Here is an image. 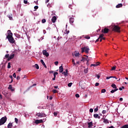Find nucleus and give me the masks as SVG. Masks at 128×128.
<instances>
[{
	"label": "nucleus",
	"mask_w": 128,
	"mask_h": 128,
	"mask_svg": "<svg viewBox=\"0 0 128 128\" xmlns=\"http://www.w3.org/2000/svg\"><path fill=\"white\" fill-rule=\"evenodd\" d=\"M69 20L70 24H74V18H70Z\"/></svg>",
	"instance_id": "12"
},
{
	"label": "nucleus",
	"mask_w": 128,
	"mask_h": 128,
	"mask_svg": "<svg viewBox=\"0 0 128 128\" xmlns=\"http://www.w3.org/2000/svg\"><path fill=\"white\" fill-rule=\"evenodd\" d=\"M58 90H52V92H54V94H58Z\"/></svg>",
	"instance_id": "34"
},
{
	"label": "nucleus",
	"mask_w": 128,
	"mask_h": 128,
	"mask_svg": "<svg viewBox=\"0 0 128 128\" xmlns=\"http://www.w3.org/2000/svg\"><path fill=\"white\" fill-rule=\"evenodd\" d=\"M8 18H9L10 20H12V16H8Z\"/></svg>",
	"instance_id": "57"
},
{
	"label": "nucleus",
	"mask_w": 128,
	"mask_h": 128,
	"mask_svg": "<svg viewBox=\"0 0 128 128\" xmlns=\"http://www.w3.org/2000/svg\"><path fill=\"white\" fill-rule=\"evenodd\" d=\"M52 22L54 23L56 22V16H54L52 18Z\"/></svg>",
	"instance_id": "11"
},
{
	"label": "nucleus",
	"mask_w": 128,
	"mask_h": 128,
	"mask_svg": "<svg viewBox=\"0 0 128 128\" xmlns=\"http://www.w3.org/2000/svg\"><path fill=\"white\" fill-rule=\"evenodd\" d=\"M14 58V54H12V55H10L9 58H8V62H10V60H12V58Z\"/></svg>",
	"instance_id": "9"
},
{
	"label": "nucleus",
	"mask_w": 128,
	"mask_h": 128,
	"mask_svg": "<svg viewBox=\"0 0 128 128\" xmlns=\"http://www.w3.org/2000/svg\"><path fill=\"white\" fill-rule=\"evenodd\" d=\"M36 116H38V118H46V114L44 112L38 113Z\"/></svg>",
	"instance_id": "5"
},
{
	"label": "nucleus",
	"mask_w": 128,
	"mask_h": 128,
	"mask_svg": "<svg viewBox=\"0 0 128 128\" xmlns=\"http://www.w3.org/2000/svg\"><path fill=\"white\" fill-rule=\"evenodd\" d=\"M123 100H124V99L122 98H120V102H122Z\"/></svg>",
	"instance_id": "60"
},
{
	"label": "nucleus",
	"mask_w": 128,
	"mask_h": 128,
	"mask_svg": "<svg viewBox=\"0 0 128 128\" xmlns=\"http://www.w3.org/2000/svg\"><path fill=\"white\" fill-rule=\"evenodd\" d=\"M81 50L82 54H84V52H86V54H88V52H90V48L88 46H84L81 48Z\"/></svg>",
	"instance_id": "1"
},
{
	"label": "nucleus",
	"mask_w": 128,
	"mask_h": 128,
	"mask_svg": "<svg viewBox=\"0 0 128 128\" xmlns=\"http://www.w3.org/2000/svg\"><path fill=\"white\" fill-rule=\"evenodd\" d=\"M113 30L116 32H120V27L115 25L113 28Z\"/></svg>",
	"instance_id": "4"
},
{
	"label": "nucleus",
	"mask_w": 128,
	"mask_h": 128,
	"mask_svg": "<svg viewBox=\"0 0 128 128\" xmlns=\"http://www.w3.org/2000/svg\"><path fill=\"white\" fill-rule=\"evenodd\" d=\"M68 70H66V72H63L62 74H64L65 76H68Z\"/></svg>",
	"instance_id": "19"
},
{
	"label": "nucleus",
	"mask_w": 128,
	"mask_h": 128,
	"mask_svg": "<svg viewBox=\"0 0 128 128\" xmlns=\"http://www.w3.org/2000/svg\"><path fill=\"white\" fill-rule=\"evenodd\" d=\"M13 76H14V78H16V73H14V74H13Z\"/></svg>",
	"instance_id": "56"
},
{
	"label": "nucleus",
	"mask_w": 128,
	"mask_h": 128,
	"mask_svg": "<svg viewBox=\"0 0 128 128\" xmlns=\"http://www.w3.org/2000/svg\"><path fill=\"white\" fill-rule=\"evenodd\" d=\"M14 120L16 124H18V119L17 118H15Z\"/></svg>",
	"instance_id": "37"
},
{
	"label": "nucleus",
	"mask_w": 128,
	"mask_h": 128,
	"mask_svg": "<svg viewBox=\"0 0 128 128\" xmlns=\"http://www.w3.org/2000/svg\"><path fill=\"white\" fill-rule=\"evenodd\" d=\"M5 58H10V54H6Z\"/></svg>",
	"instance_id": "35"
},
{
	"label": "nucleus",
	"mask_w": 128,
	"mask_h": 128,
	"mask_svg": "<svg viewBox=\"0 0 128 128\" xmlns=\"http://www.w3.org/2000/svg\"><path fill=\"white\" fill-rule=\"evenodd\" d=\"M96 77L98 78H98H100V76L98 74H96Z\"/></svg>",
	"instance_id": "49"
},
{
	"label": "nucleus",
	"mask_w": 128,
	"mask_h": 128,
	"mask_svg": "<svg viewBox=\"0 0 128 128\" xmlns=\"http://www.w3.org/2000/svg\"><path fill=\"white\" fill-rule=\"evenodd\" d=\"M68 8H69L72 10V5H69Z\"/></svg>",
	"instance_id": "46"
},
{
	"label": "nucleus",
	"mask_w": 128,
	"mask_h": 128,
	"mask_svg": "<svg viewBox=\"0 0 128 128\" xmlns=\"http://www.w3.org/2000/svg\"><path fill=\"white\" fill-rule=\"evenodd\" d=\"M84 38H86V40H90V37L88 36H85Z\"/></svg>",
	"instance_id": "39"
},
{
	"label": "nucleus",
	"mask_w": 128,
	"mask_h": 128,
	"mask_svg": "<svg viewBox=\"0 0 128 128\" xmlns=\"http://www.w3.org/2000/svg\"><path fill=\"white\" fill-rule=\"evenodd\" d=\"M84 72L85 74H88V68H85V69L84 70Z\"/></svg>",
	"instance_id": "25"
},
{
	"label": "nucleus",
	"mask_w": 128,
	"mask_h": 128,
	"mask_svg": "<svg viewBox=\"0 0 128 128\" xmlns=\"http://www.w3.org/2000/svg\"><path fill=\"white\" fill-rule=\"evenodd\" d=\"M55 66H58V62L56 61L54 62Z\"/></svg>",
	"instance_id": "48"
},
{
	"label": "nucleus",
	"mask_w": 128,
	"mask_h": 128,
	"mask_svg": "<svg viewBox=\"0 0 128 128\" xmlns=\"http://www.w3.org/2000/svg\"><path fill=\"white\" fill-rule=\"evenodd\" d=\"M8 36H12V31L10 30H8Z\"/></svg>",
	"instance_id": "17"
},
{
	"label": "nucleus",
	"mask_w": 128,
	"mask_h": 128,
	"mask_svg": "<svg viewBox=\"0 0 128 128\" xmlns=\"http://www.w3.org/2000/svg\"><path fill=\"white\" fill-rule=\"evenodd\" d=\"M54 88H58V86H54Z\"/></svg>",
	"instance_id": "62"
},
{
	"label": "nucleus",
	"mask_w": 128,
	"mask_h": 128,
	"mask_svg": "<svg viewBox=\"0 0 128 128\" xmlns=\"http://www.w3.org/2000/svg\"><path fill=\"white\" fill-rule=\"evenodd\" d=\"M34 8L35 10H38V6H34Z\"/></svg>",
	"instance_id": "51"
},
{
	"label": "nucleus",
	"mask_w": 128,
	"mask_h": 128,
	"mask_svg": "<svg viewBox=\"0 0 128 128\" xmlns=\"http://www.w3.org/2000/svg\"><path fill=\"white\" fill-rule=\"evenodd\" d=\"M9 78H11V80H11V82H13V80H12V75H10V76H9Z\"/></svg>",
	"instance_id": "40"
},
{
	"label": "nucleus",
	"mask_w": 128,
	"mask_h": 128,
	"mask_svg": "<svg viewBox=\"0 0 128 128\" xmlns=\"http://www.w3.org/2000/svg\"><path fill=\"white\" fill-rule=\"evenodd\" d=\"M104 34H100L99 36V38H104Z\"/></svg>",
	"instance_id": "32"
},
{
	"label": "nucleus",
	"mask_w": 128,
	"mask_h": 128,
	"mask_svg": "<svg viewBox=\"0 0 128 128\" xmlns=\"http://www.w3.org/2000/svg\"><path fill=\"white\" fill-rule=\"evenodd\" d=\"M72 62L74 66H76V62H74V60L72 59Z\"/></svg>",
	"instance_id": "38"
},
{
	"label": "nucleus",
	"mask_w": 128,
	"mask_h": 128,
	"mask_svg": "<svg viewBox=\"0 0 128 128\" xmlns=\"http://www.w3.org/2000/svg\"><path fill=\"white\" fill-rule=\"evenodd\" d=\"M100 86V83L96 82V84H95V86Z\"/></svg>",
	"instance_id": "44"
},
{
	"label": "nucleus",
	"mask_w": 128,
	"mask_h": 128,
	"mask_svg": "<svg viewBox=\"0 0 128 128\" xmlns=\"http://www.w3.org/2000/svg\"><path fill=\"white\" fill-rule=\"evenodd\" d=\"M110 32V29L108 28H104V29H102V32H103V34H108Z\"/></svg>",
	"instance_id": "6"
},
{
	"label": "nucleus",
	"mask_w": 128,
	"mask_h": 128,
	"mask_svg": "<svg viewBox=\"0 0 128 128\" xmlns=\"http://www.w3.org/2000/svg\"><path fill=\"white\" fill-rule=\"evenodd\" d=\"M111 86H112V88H114V90H118V88H116V84H112Z\"/></svg>",
	"instance_id": "16"
},
{
	"label": "nucleus",
	"mask_w": 128,
	"mask_h": 128,
	"mask_svg": "<svg viewBox=\"0 0 128 128\" xmlns=\"http://www.w3.org/2000/svg\"><path fill=\"white\" fill-rule=\"evenodd\" d=\"M121 128H128V124H125L121 126Z\"/></svg>",
	"instance_id": "26"
},
{
	"label": "nucleus",
	"mask_w": 128,
	"mask_h": 128,
	"mask_svg": "<svg viewBox=\"0 0 128 128\" xmlns=\"http://www.w3.org/2000/svg\"><path fill=\"white\" fill-rule=\"evenodd\" d=\"M72 82H70V83L68 84V86L69 88H70V86H72Z\"/></svg>",
	"instance_id": "41"
},
{
	"label": "nucleus",
	"mask_w": 128,
	"mask_h": 128,
	"mask_svg": "<svg viewBox=\"0 0 128 128\" xmlns=\"http://www.w3.org/2000/svg\"><path fill=\"white\" fill-rule=\"evenodd\" d=\"M66 34H70V30H66Z\"/></svg>",
	"instance_id": "53"
},
{
	"label": "nucleus",
	"mask_w": 128,
	"mask_h": 128,
	"mask_svg": "<svg viewBox=\"0 0 128 128\" xmlns=\"http://www.w3.org/2000/svg\"><path fill=\"white\" fill-rule=\"evenodd\" d=\"M35 124H42V120H35Z\"/></svg>",
	"instance_id": "8"
},
{
	"label": "nucleus",
	"mask_w": 128,
	"mask_h": 128,
	"mask_svg": "<svg viewBox=\"0 0 128 128\" xmlns=\"http://www.w3.org/2000/svg\"><path fill=\"white\" fill-rule=\"evenodd\" d=\"M104 124H110V122L108 119L104 118Z\"/></svg>",
	"instance_id": "21"
},
{
	"label": "nucleus",
	"mask_w": 128,
	"mask_h": 128,
	"mask_svg": "<svg viewBox=\"0 0 128 128\" xmlns=\"http://www.w3.org/2000/svg\"><path fill=\"white\" fill-rule=\"evenodd\" d=\"M100 38H98L96 40V41L95 42H98V41L100 40Z\"/></svg>",
	"instance_id": "59"
},
{
	"label": "nucleus",
	"mask_w": 128,
	"mask_h": 128,
	"mask_svg": "<svg viewBox=\"0 0 128 128\" xmlns=\"http://www.w3.org/2000/svg\"><path fill=\"white\" fill-rule=\"evenodd\" d=\"M122 8V4H119L118 5L116 6V8Z\"/></svg>",
	"instance_id": "18"
},
{
	"label": "nucleus",
	"mask_w": 128,
	"mask_h": 128,
	"mask_svg": "<svg viewBox=\"0 0 128 128\" xmlns=\"http://www.w3.org/2000/svg\"><path fill=\"white\" fill-rule=\"evenodd\" d=\"M12 128V124L11 122H10L8 125V128Z\"/></svg>",
	"instance_id": "23"
},
{
	"label": "nucleus",
	"mask_w": 128,
	"mask_h": 128,
	"mask_svg": "<svg viewBox=\"0 0 128 128\" xmlns=\"http://www.w3.org/2000/svg\"><path fill=\"white\" fill-rule=\"evenodd\" d=\"M54 116H57L58 115V113L56 112H54Z\"/></svg>",
	"instance_id": "58"
},
{
	"label": "nucleus",
	"mask_w": 128,
	"mask_h": 128,
	"mask_svg": "<svg viewBox=\"0 0 128 128\" xmlns=\"http://www.w3.org/2000/svg\"><path fill=\"white\" fill-rule=\"evenodd\" d=\"M46 22V19H43V20H42V24H44V22Z\"/></svg>",
	"instance_id": "50"
},
{
	"label": "nucleus",
	"mask_w": 128,
	"mask_h": 128,
	"mask_svg": "<svg viewBox=\"0 0 128 128\" xmlns=\"http://www.w3.org/2000/svg\"><path fill=\"white\" fill-rule=\"evenodd\" d=\"M42 54H44V56H46V58H48V56H50V54H48V52H46V50H43Z\"/></svg>",
	"instance_id": "7"
},
{
	"label": "nucleus",
	"mask_w": 128,
	"mask_h": 128,
	"mask_svg": "<svg viewBox=\"0 0 128 128\" xmlns=\"http://www.w3.org/2000/svg\"><path fill=\"white\" fill-rule=\"evenodd\" d=\"M106 113V110H103L102 112V114H104Z\"/></svg>",
	"instance_id": "43"
},
{
	"label": "nucleus",
	"mask_w": 128,
	"mask_h": 128,
	"mask_svg": "<svg viewBox=\"0 0 128 128\" xmlns=\"http://www.w3.org/2000/svg\"><path fill=\"white\" fill-rule=\"evenodd\" d=\"M75 56H80V52L74 53Z\"/></svg>",
	"instance_id": "33"
},
{
	"label": "nucleus",
	"mask_w": 128,
	"mask_h": 128,
	"mask_svg": "<svg viewBox=\"0 0 128 128\" xmlns=\"http://www.w3.org/2000/svg\"><path fill=\"white\" fill-rule=\"evenodd\" d=\"M34 66L36 70H38L40 68V66H38V64H35Z\"/></svg>",
	"instance_id": "28"
},
{
	"label": "nucleus",
	"mask_w": 128,
	"mask_h": 128,
	"mask_svg": "<svg viewBox=\"0 0 128 128\" xmlns=\"http://www.w3.org/2000/svg\"><path fill=\"white\" fill-rule=\"evenodd\" d=\"M8 90H10L11 92H14V89L12 88V85H9Z\"/></svg>",
	"instance_id": "14"
},
{
	"label": "nucleus",
	"mask_w": 128,
	"mask_h": 128,
	"mask_svg": "<svg viewBox=\"0 0 128 128\" xmlns=\"http://www.w3.org/2000/svg\"><path fill=\"white\" fill-rule=\"evenodd\" d=\"M10 64H11L10 62L8 63V68H11Z\"/></svg>",
	"instance_id": "36"
},
{
	"label": "nucleus",
	"mask_w": 128,
	"mask_h": 128,
	"mask_svg": "<svg viewBox=\"0 0 128 128\" xmlns=\"http://www.w3.org/2000/svg\"><path fill=\"white\" fill-rule=\"evenodd\" d=\"M106 92V89H102V93H104V92Z\"/></svg>",
	"instance_id": "42"
},
{
	"label": "nucleus",
	"mask_w": 128,
	"mask_h": 128,
	"mask_svg": "<svg viewBox=\"0 0 128 128\" xmlns=\"http://www.w3.org/2000/svg\"><path fill=\"white\" fill-rule=\"evenodd\" d=\"M94 116L95 118H100V116L98 114H94Z\"/></svg>",
	"instance_id": "20"
},
{
	"label": "nucleus",
	"mask_w": 128,
	"mask_h": 128,
	"mask_svg": "<svg viewBox=\"0 0 128 128\" xmlns=\"http://www.w3.org/2000/svg\"><path fill=\"white\" fill-rule=\"evenodd\" d=\"M98 66V64H92L90 66Z\"/></svg>",
	"instance_id": "30"
},
{
	"label": "nucleus",
	"mask_w": 128,
	"mask_h": 128,
	"mask_svg": "<svg viewBox=\"0 0 128 128\" xmlns=\"http://www.w3.org/2000/svg\"><path fill=\"white\" fill-rule=\"evenodd\" d=\"M75 96H76V98H78V97L80 96V94H76Z\"/></svg>",
	"instance_id": "55"
},
{
	"label": "nucleus",
	"mask_w": 128,
	"mask_h": 128,
	"mask_svg": "<svg viewBox=\"0 0 128 128\" xmlns=\"http://www.w3.org/2000/svg\"><path fill=\"white\" fill-rule=\"evenodd\" d=\"M54 71H52V70L50 71V74H54Z\"/></svg>",
	"instance_id": "61"
},
{
	"label": "nucleus",
	"mask_w": 128,
	"mask_h": 128,
	"mask_svg": "<svg viewBox=\"0 0 128 128\" xmlns=\"http://www.w3.org/2000/svg\"><path fill=\"white\" fill-rule=\"evenodd\" d=\"M6 38H8L10 44H14V42H16V40H14V37H12V36H7Z\"/></svg>",
	"instance_id": "2"
},
{
	"label": "nucleus",
	"mask_w": 128,
	"mask_h": 128,
	"mask_svg": "<svg viewBox=\"0 0 128 128\" xmlns=\"http://www.w3.org/2000/svg\"><path fill=\"white\" fill-rule=\"evenodd\" d=\"M116 66H114L110 70H116Z\"/></svg>",
	"instance_id": "27"
},
{
	"label": "nucleus",
	"mask_w": 128,
	"mask_h": 128,
	"mask_svg": "<svg viewBox=\"0 0 128 128\" xmlns=\"http://www.w3.org/2000/svg\"><path fill=\"white\" fill-rule=\"evenodd\" d=\"M118 90V89H114L113 90H112L110 91L111 94H114V92H116Z\"/></svg>",
	"instance_id": "24"
},
{
	"label": "nucleus",
	"mask_w": 128,
	"mask_h": 128,
	"mask_svg": "<svg viewBox=\"0 0 128 128\" xmlns=\"http://www.w3.org/2000/svg\"><path fill=\"white\" fill-rule=\"evenodd\" d=\"M59 72H64V68H62V64L59 68Z\"/></svg>",
	"instance_id": "13"
},
{
	"label": "nucleus",
	"mask_w": 128,
	"mask_h": 128,
	"mask_svg": "<svg viewBox=\"0 0 128 128\" xmlns=\"http://www.w3.org/2000/svg\"><path fill=\"white\" fill-rule=\"evenodd\" d=\"M56 74H58V72H54V78H56Z\"/></svg>",
	"instance_id": "31"
},
{
	"label": "nucleus",
	"mask_w": 128,
	"mask_h": 128,
	"mask_svg": "<svg viewBox=\"0 0 128 128\" xmlns=\"http://www.w3.org/2000/svg\"><path fill=\"white\" fill-rule=\"evenodd\" d=\"M92 126V122H90L88 123V128H90Z\"/></svg>",
	"instance_id": "22"
},
{
	"label": "nucleus",
	"mask_w": 128,
	"mask_h": 128,
	"mask_svg": "<svg viewBox=\"0 0 128 128\" xmlns=\"http://www.w3.org/2000/svg\"><path fill=\"white\" fill-rule=\"evenodd\" d=\"M98 110V107L97 106V107L94 110V112H96Z\"/></svg>",
	"instance_id": "29"
},
{
	"label": "nucleus",
	"mask_w": 128,
	"mask_h": 128,
	"mask_svg": "<svg viewBox=\"0 0 128 128\" xmlns=\"http://www.w3.org/2000/svg\"><path fill=\"white\" fill-rule=\"evenodd\" d=\"M86 64H88V62H90V59H86Z\"/></svg>",
	"instance_id": "45"
},
{
	"label": "nucleus",
	"mask_w": 128,
	"mask_h": 128,
	"mask_svg": "<svg viewBox=\"0 0 128 128\" xmlns=\"http://www.w3.org/2000/svg\"><path fill=\"white\" fill-rule=\"evenodd\" d=\"M108 128H114V126H110V127H108Z\"/></svg>",
	"instance_id": "64"
},
{
	"label": "nucleus",
	"mask_w": 128,
	"mask_h": 128,
	"mask_svg": "<svg viewBox=\"0 0 128 128\" xmlns=\"http://www.w3.org/2000/svg\"><path fill=\"white\" fill-rule=\"evenodd\" d=\"M7 120H8V118H6V116H4V117H2L1 118V120H0V126H2V124H4V123L6 122Z\"/></svg>",
	"instance_id": "3"
},
{
	"label": "nucleus",
	"mask_w": 128,
	"mask_h": 128,
	"mask_svg": "<svg viewBox=\"0 0 128 128\" xmlns=\"http://www.w3.org/2000/svg\"><path fill=\"white\" fill-rule=\"evenodd\" d=\"M40 62L44 66V68H46V64L44 63V60H40Z\"/></svg>",
	"instance_id": "15"
},
{
	"label": "nucleus",
	"mask_w": 128,
	"mask_h": 128,
	"mask_svg": "<svg viewBox=\"0 0 128 128\" xmlns=\"http://www.w3.org/2000/svg\"><path fill=\"white\" fill-rule=\"evenodd\" d=\"M94 112V109L92 108H90V112Z\"/></svg>",
	"instance_id": "52"
},
{
	"label": "nucleus",
	"mask_w": 128,
	"mask_h": 128,
	"mask_svg": "<svg viewBox=\"0 0 128 128\" xmlns=\"http://www.w3.org/2000/svg\"><path fill=\"white\" fill-rule=\"evenodd\" d=\"M20 76H18L16 78V80H20Z\"/></svg>",
	"instance_id": "63"
},
{
	"label": "nucleus",
	"mask_w": 128,
	"mask_h": 128,
	"mask_svg": "<svg viewBox=\"0 0 128 128\" xmlns=\"http://www.w3.org/2000/svg\"><path fill=\"white\" fill-rule=\"evenodd\" d=\"M24 4H28V0H24Z\"/></svg>",
	"instance_id": "47"
},
{
	"label": "nucleus",
	"mask_w": 128,
	"mask_h": 128,
	"mask_svg": "<svg viewBox=\"0 0 128 128\" xmlns=\"http://www.w3.org/2000/svg\"><path fill=\"white\" fill-rule=\"evenodd\" d=\"M84 56H86V58H84V57H82V59L81 60L80 62H84V60H86L87 58H88V56L84 55Z\"/></svg>",
	"instance_id": "10"
},
{
	"label": "nucleus",
	"mask_w": 128,
	"mask_h": 128,
	"mask_svg": "<svg viewBox=\"0 0 128 128\" xmlns=\"http://www.w3.org/2000/svg\"><path fill=\"white\" fill-rule=\"evenodd\" d=\"M112 78V76H107L106 77V80H110V78Z\"/></svg>",
	"instance_id": "54"
}]
</instances>
